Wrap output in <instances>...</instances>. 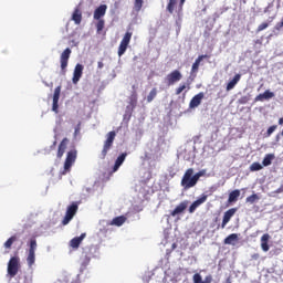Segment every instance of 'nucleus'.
<instances>
[{"label":"nucleus","mask_w":283,"mask_h":283,"mask_svg":"<svg viewBox=\"0 0 283 283\" xmlns=\"http://www.w3.org/2000/svg\"><path fill=\"white\" fill-rule=\"evenodd\" d=\"M134 33H132V31H127L120 43H119V46H118V51H117V54L118 56H123V54H125V52H127V48H129V43L132 41V36H133Z\"/></svg>","instance_id":"obj_7"},{"label":"nucleus","mask_w":283,"mask_h":283,"mask_svg":"<svg viewBox=\"0 0 283 283\" xmlns=\"http://www.w3.org/2000/svg\"><path fill=\"white\" fill-rule=\"evenodd\" d=\"M238 240H240V237L238 235V233H232L230 235H228L224 241L223 244H232L235 245V242H238Z\"/></svg>","instance_id":"obj_26"},{"label":"nucleus","mask_w":283,"mask_h":283,"mask_svg":"<svg viewBox=\"0 0 283 283\" xmlns=\"http://www.w3.org/2000/svg\"><path fill=\"white\" fill-rule=\"evenodd\" d=\"M105 14H107V4H101L95 9L93 13V19L97 21L95 24L97 34H101V32H103V30L105 29V20L103 19Z\"/></svg>","instance_id":"obj_1"},{"label":"nucleus","mask_w":283,"mask_h":283,"mask_svg":"<svg viewBox=\"0 0 283 283\" xmlns=\"http://www.w3.org/2000/svg\"><path fill=\"white\" fill-rule=\"evenodd\" d=\"M69 143H70V139H67L66 137L62 139L57 148V158H63V154H65Z\"/></svg>","instance_id":"obj_19"},{"label":"nucleus","mask_w":283,"mask_h":283,"mask_svg":"<svg viewBox=\"0 0 283 283\" xmlns=\"http://www.w3.org/2000/svg\"><path fill=\"white\" fill-rule=\"evenodd\" d=\"M104 65H105V64H103V62H98V63H97L98 70H103Z\"/></svg>","instance_id":"obj_45"},{"label":"nucleus","mask_w":283,"mask_h":283,"mask_svg":"<svg viewBox=\"0 0 283 283\" xmlns=\"http://www.w3.org/2000/svg\"><path fill=\"white\" fill-rule=\"evenodd\" d=\"M240 78H242V75L235 74L234 77L227 84V92H231V90L235 87L237 83H240Z\"/></svg>","instance_id":"obj_24"},{"label":"nucleus","mask_w":283,"mask_h":283,"mask_svg":"<svg viewBox=\"0 0 283 283\" xmlns=\"http://www.w3.org/2000/svg\"><path fill=\"white\" fill-rule=\"evenodd\" d=\"M127 219L124 217V216H119V217H116L114 218L112 221H111V224L115 226V227H123V224H125V221Z\"/></svg>","instance_id":"obj_28"},{"label":"nucleus","mask_w":283,"mask_h":283,"mask_svg":"<svg viewBox=\"0 0 283 283\" xmlns=\"http://www.w3.org/2000/svg\"><path fill=\"white\" fill-rule=\"evenodd\" d=\"M191 90V87H189V84H181L179 87L176 88V95L180 96V94H182V92H185V90Z\"/></svg>","instance_id":"obj_34"},{"label":"nucleus","mask_w":283,"mask_h":283,"mask_svg":"<svg viewBox=\"0 0 283 283\" xmlns=\"http://www.w3.org/2000/svg\"><path fill=\"white\" fill-rule=\"evenodd\" d=\"M266 28H269V22H262V23L256 28V32L260 33V32L266 30Z\"/></svg>","instance_id":"obj_38"},{"label":"nucleus","mask_w":283,"mask_h":283,"mask_svg":"<svg viewBox=\"0 0 283 283\" xmlns=\"http://www.w3.org/2000/svg\"><path fill=\"white\" fill-rule=\"evenodd\" d=\"M74 163H76V150H71L66 155V159L64 163V171L62 172L63 176H65L66 171H70V169L72 168V165H74Z\"/></svg>","instance_id":"obj_9"},{"label":"nucleus","mask_w":283,"mask_h":283,"mask_svg":"<svg viewBox=\"0 0 283 283\" xmlns=\"http://www.w3.org/2000/svg\"><path fill=\"white\" fill-rule=\"evenodd\" d=\"M87 264H90V259L86 258V261L84 262V266H87Z\"/></svg>","instance_id":"obj_46"},{"label":"nucleus","mask_w":283,"mask_h":283,"mask_svg":"<svg viewBox=\"0 0 283 283\" xmlns=\"http://www.w3.org/2000/svg\"><path fill=\"white\" fill-rule=\"evenodd\" d=\"M61 98V86H56L53 94L52 112L59 114V99Z\"/></svg>","instance_id":"obj_13"},{"label":"nucleus","mask_w":283,"mask_h":283,"mask_svg":"<svg viewBox=\"0 0 283 283\" xmlns=\"http://www.w3.org/2000/svg\"><path fill=\"white\" fill-rule=\"evenodd\" d=\"M227 283H231V279H228V280H227Z\"/></svg>","instance_id":"obj_48"},{"label":"nucleus","mask_w":283,"mask_h":283,"mask_svg":"<svg viewBox=\"0 0 283 283\" xmlns=\"http://www.w3.org/2000/svg\"><path fill=\"white\" fill-rule=\"evenodd\" d=\"M205 174H207V170H200L193 175L195 179H197V182L200 180V178H202V176H205Z\"/></svg>","instance_id":"obj_39"},{"label":"nucleus","mask_w":283,"mask_h":283,"mask_svg":"<svg viewBox=\"0 0 283 283\" xmlns=\"http://www.w3.org/2000/svg\"><path fill=\"white\" fill-rule=\"evenodd\" d=\"M126 158H127V153H123L117 157V159L115 160V165L113 167V172H116L118 171V169H120V166L125 163Z\"/></svg>","instance_id":"obj_20"},{"label":"nucleus","mask_w":283,"mask_h":283,"mask_svg":"<svg viewBox=\"0 0 283 283\" xmlns=\"http://www.w3.org/2000/svg\"><path fill=\"white\" fill-rule=\"evenodd\" d=\"M72 54V49L66 48L61 56H60V63H61V71L63 76H65L66 72H67V63H70V56Z\"/></svg>","instance_id":"obj_8"},{"label":"nucleus","mask_w":283,"mask_h":283,"mask_svg":"<svg viewBox=\"0 0 283 283\" xmlns=\"http://www.w3.org/2000/svg\"><path fill=\"white\" fill-rule=\"evenodd\" d=\"M238 198H240V190L235 189L229 193L228 202L230 205L233 202H238Z\"/></svg>","instance_id":"obj_27"},{"label":"nucleus","mask_w":283,"mask_h":283,"mask_svg":"<svg viewBox=\"0 0 283 283\" xmlns=\"http://www.w3.org/2000/svg\"><path fill=\"white\" fill-rule=\"evenodd\" d=\"M235 213H238V208H231V209L227 210L223 213V219H222V222L220 224V228L226 229L227 224H229V222H231V218H233V216H235Z\"/></svg>","instance_id":"obj_10"},{"label":"nucleus","mask_w":283,"mask_h":283,"mask_svg":"<svg viewBox=\"0 0 283 283\" xmlns=\"http://www.w3.org/2000/svg\"><path fill=\"white\" fill-rule=\"evenodd\" d=\"M205 59H209V55H199L198 59L195 61V63L192 64V69L191 72L196 73L198 72L199 67H200V63H202V61H205Z\"/></svg>","instance_id":"obj_25"},{"label":"nucleus","mask_w":283,"mask_h":283,"mask_svg":"<svg viewBox=\"0 0 283 283\" xmlns=\"http://www.w3.org/2000/svg\"><path fill=\"white\" fill-rule=\"evenodd\" d=\"M116 139V132L112 130L106 135V140L104 142V146L102 153L99 154L101 160H105L107 158V154L109 149L114 146V140Z\"/></svg>","instance_id":"obj_3"},{"label":"nucleus","mask_w":283,"mask_h":283,"mask_svg":"<svg viewBox=\"0 0 283 283\" xmlns=\"http://www.w3.org/2000/svg\"><path fill=\"white\" fill-rule=\"evenodd\" d=\"M21 269V259L19 256H11L8 262L7 272L10 277H15Z\"/></svg>","instance_id":"obj_5"},{"label":"nucleus","mask_w":283,"mask_h":283,"mask_svg":"<svg viewBox=\"0 0 283 283\" xmlns=\"http://www.w3.org/2000/svg\"><path fill=\"white\" fill-rule=\"evenodd\" d=\"M262 168L263 167L261 166V164L255 161V163L251 164L250 171H261Z\"/></svg>","instance_id":"obj_37"},{"label":"nucleus","mask_w":283,"mask_h":283,"mask_svg":"<svg viewBox=\"0 0 283 283\" xmlns=\"http://www.w3.org/2000/svg\"><path fill=\"white\" fill-rule=\"evenodd\" d=\"M269 240H271V235L265 233L261 237V249L266 253L271 247L269 245Z\"/></svg>","instance_id":"obj_21"},{"label":"nucleus","mask_w":283,"mask_h":283,"mask_svg":"<svg viewBox=\"0 0 283 283\" xmlns=\"http://www.w3.org/2000/svg\"><path fill=\"white\" fill-rule=\"evenodd\" d=\"M36 239L32 238L29 241V250L27 255V263L30 269L34 266V263L36 262Z\"/></svg>","instance_id":"obj_4"},{"label":"nucleus","mask_w":283,"mask_h":283,"mask_svg":"<svg viewBox=\"0 0 283 283\" xmlns=\"http://www.w3.org/2000/svg\"><path fill=\"white\" fill-rule=\"evenodd\" d=\"M283 124V117H281L280 119H279V125H282Z\"/></svg>","instance_id":"obj_47"},{"label":"nucleus","mask_w":283,"mask_h":283,"mask_svg":"<svg viewBox=\"0 0 283 283\" xmlns=\"http://www.w3.org/2000/svg\"><path fill=\"white\" fill-rule=\"evenodd\" d=\"M196 185H198V180L193 176V168H188L181 178V187L187 191L196 187Z\"/></svg>","instance_id":"obj_2"},{"label":"nucleus","mask_w":283,"mask_h":283,"mask_svg":"<svg viewBox=\"0 0 283 283\" xmlns=\"http://www.w3.org/2000/svg\"><path fill=\"white\" fill-rule=\"evenodd\" d=\"M252 260H260V254L258 253L252 254Z\"/></svg>","instance_id":"obj_44"},{"label":"nucleus","mask_w":283,"mask_h":283,"mask_svg":"<svg viewBox=\"0 0 283 283\" xmlns=\"http://www.w3.org/2000/svg\"><path fill=\"white\" fill-rule=\"evenodd\" d=\"M258 200H260V197L256 193H253V195L247 197L245 202L253 205Z\"/></svg>","instance_id":"obj_36"},{"label":"nucleus","mask_w":283,"mask_h":283,"mask_svg":"<svg viewBox=\"0 0 283 283\" xmlns=\"http://www.w3.org/2000/svg\"><path fill=\"white\" fill-rule=\"evenodd\" d=\"M249 101H251V97H249V96H242V97L239 99V103H240V105H247V103H249Z\"/></svg>","instance_id":"obj_40"},{"label":"nucleus","mask_w":283,"mask_h":283,"mask_svg":"<svg viewBox=\"0 0 283 283\" xmlns=\"http://www.w3.org/2000/svg\"><path fill=\"white\" fill-rule=\"evenodd\" d=\"M202 98H205L203 92H200L197 95H195L189 103L190 109H196V107H198L202 103Z\"/></svg>","instance_id":"obj_15"},{"label":"nucleus","mask_w":283,"mask_h":283,"mask_svg":"<svg viewBox=\"0 0 283 283\" xmlns=\"http://www.w3.org/2000/svg\"><path fill=\"white\" fill-rule=\"evenodd\" d=\"M176 3H178L177 0H169L167 4V11L169 14H172L174 10L176 9Z\"/></svg>","instance_id":"obj_32"},{"label":"nucleus","mask_w":283,"mask_h":283,"mask_svg":"<svg viewBox=\"0 0 283 283\" xmlns=\"http://www.w3.org/2000/svg\"><path fill=\"white\" fill-rule=\"evenodd\" d=\"M275 96V93L271 92V91H265L263 94H259L254 101H269L271 98H273Z\"/></svg>","instance_id":"obj_23"},{"label":"nucleus","mask_w":283,"mask_h":283,"mask_svg":"<svg viewBox=\"0 0 283 283\" xmlns=\"http://www.w3.org/2000/svg\"><path fill=\"white\" fill-rule=\"evenodd\" d=\"M86 233H82L80 237H75L70 241V247L72 249H78V247H81V243L83 242V240H85L86 238Z\"/></svg>","instance_id":"obj_18"},{"label":"nucleus","mask_w":283,"mask_h":283,"mask_svg":"<svg viewBox=\"0 0 283 283\" xmlns=\"http://www.w3.org/2000/svg\"><path fill=\"white\" fill-rule=\"evenodd\" d=\"M72 20L76 25H81V21H83V12L81 11V9L78 8L74 9V12L72 14Z\"/></svg>","instance_id":"obj_22"},{"label":"nucleus","mask_w":283,"mask_h":283,"mask_svg":"<svg viewBox=\"0 0 283 283\" xmlns=\"http://www.w3.org/2000/svg\"><path fill=\"white\" fill-rule=\"evenodd\" d=\"M17 240H19V238L14 234L11 238H9L6 242H4V249H12V244H14V242H17Z\"/></svg>","instance_id":"obj_31"},{"label":"nucleus","mask_w":283,"mask_h":283,"mask_svg":"<svg viewBox=\"0 0 283 283\" xmlns=\"http://www.w3.org/2000/svg\"><path fill=\"white\" fill-rule=\"evenodd\" d=\"M276 193H283V184L276 189Z\"/></svg>","instance_id":"obj_42"},{"label":"nucleus","mask_w":283,"mask_h":283,"mask_svg":"<svg viewBox=\"0 0 283 283\" xmlns=\"http://www.w3.org/2000/svg\"><path fill=\"white\" fill-rule=\"evenodd\" d=\"M275 129H277V125L270 126L266 130V136H271Z\"/></svg>","instance_id":"obj_41"},{"label":"nucleus","mask_w":283,"mask_h":283,"mask_svg":"<svg viewBox=\"0 0 283 283\" xmlns=\"http://www.w3.org/2000/svg\"><path fill=\"white\" fill-rule=\"evenodd\" d=\"M274 158H275V155H273V154L265 155V157L263 158V161H262L263 167H269L271 165V163H273Z\"/></svg>","instance_id":"obj_29"},{"label":"nucleus","mask_w":283,"mask_h":283,"mask_svg":"<svg viewBox=\"0 0 283 283\" xmlns=\"http://www.w3.org/2000/svg\"><path fill=\"white\" fill-rule=\"evenodd\" d=\"M185 1H187V0H180V2H179V10H182V7L185 6Z\"/></svg>","instance_id":"obj_43"},{"label":"nucleus","mask_w":283,"mask_h":283,"mask_svg":"<svg viewBox=\"0 0 283 283\" xmlns=\"http://www.w3.org/2000/svg\"><path fill=\"white\" fill-rule=\"evenodd\" d=\"M187 205H189V201H182L180 202L171 212L170 216L172 218H176V216H180V213H184L187 209Z\"/></svg>","instance_id":"obj_16"},{"label":"nucleus","mask_w":283,"mask_h":283,"mask_svg":"<svg viewBox=\"0 0 283 283\" xmlns=\"http://www.w3.org/2000/svg\"><path fill=\"white\" fill-rule=\"evenodd\" d=\"M158 96V88L154 87L146 97L147 103H151Z\"/></svg>","instance_id":"obj_30"},{"label":"nucleus","mask_w":283,"mask_h":283,"mask_svg":"<svg viewBox=\"0 0 283 283\" xmlns=\"http://www.w3.org/2000/svg\"><path fill=\"white\" fill-rule=\"evenodd\" d=\"M143 3H145V0H135L134 1L135 12H140V10H143Z\"/></svg>","instance_id":"obj_33"},{"label":"nucleus","mask_w":283,"mask_h":283,"mask_svg":"<svg viewBox=\"0 0 283 283\" xmlns=\"http://www.w3.org/2000/svg\"><path fill=\"white\" fill-rule=\"evenodd\" d=\"M193 283H211L213 282V276L211 274H208L205 276V280H202V275L200 273H195L192 276Z\"/></svg>","instance_id":"obj_17"},{"label":"nucleus","mask_w":283,"mask_h":283,"mask_svg":"<svg viewBox=\"0 0 283 283\" xmlns=\"http://www.w3.org/2000/svg\"><path fill=\"white\" fill-rule=\"evenodd\" d=\"M77 211H78V203L72 202V205H70L66 208V213L62 220L63 227H66V224H70V222H72V220L74 219V216H76Z\"/></svg>","instance_id":"obj_6"},{"label":"nucleus","mask_w":283,"mask_h":283,"mask_svg":"<svg viewBox=\"0 0 283 283\" xmlns=\"http://www.w3.org/2000/svg\"><path fill=\"white\" fill-rule=\"evenodd\" d=\"M209 198L208 195L202 193L196 201H193L191 203V206L189 207L188 211L189 213H195L196 209H198V207H200V205H205V201Z\"/></svg>","instance_id":"obj_12"},{"label":"nucleus","mask_w":283,"mask_h":283,"mask_svg":"<svg viewBox=\"0 0 283 283\" xmlns=\"http://www.w3.org/2000/svg\"><path fill=\"white\" fill-rule=\"evenodd\" d=\"M137 103H138V94L136 93V91H134L133 94L130 95L132 107H136Z\"/></svg>","instance_id":"obj_35"},{"label":"nucleus","mask_w":283,"mask_h":283,"mask_svg":"<svg viewBox=\"0 0 283 283\" xmlns=\"http://www.w3.org/2000/svg\"><path fill=\"white\" fill-rule=\"evenodd\" d=\"M83 70H84L83 64L75 65V69L73 72V78H72V82L74 85H76V83H78V81H81V77L83 76Z\"/></svg>","instance_id":"obj_14"},{"label":"nucleus","mask_w":283,"mask_h":283,"mask_svg":"<svg viewBox=\"0 0 283 283\" xmlns=\"http://www.w3.org/2000/svg\"><path fill=\"white\" fill-rule=\"evenodd\" d=\"M166 81L168 85H175V83H178V81H182V73H180L178 70H175L166 76Z\"/></svg>","instance_id":"obj_11"}]
</instances>
